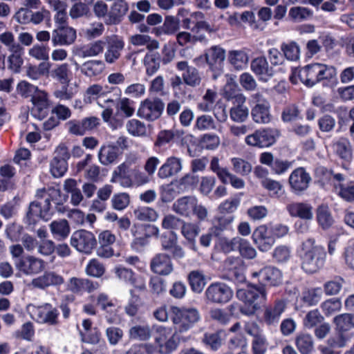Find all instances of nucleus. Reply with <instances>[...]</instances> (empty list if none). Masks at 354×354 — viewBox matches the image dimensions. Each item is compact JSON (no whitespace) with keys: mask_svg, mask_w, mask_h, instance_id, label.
<instances>
[{"mask_svg":"<svg viewBox=\"0 0 354 354\" xmlns=\"http://www.w3.org/2000/svg\"><path fill=\"white\" fill-rule=\"evenodd\" d=\"M304 254L301 256V269L306 273L317 272L326 259L324 248L318 245L314 239H308L302 244Z\"/></svg>","mask_w":354,"mask_h":354,"instance_id":"1","label":"nucleus"},{"mask_svg":"<svg viewBox=\"0 0 354 354\" xmlns=\"http://www.w3.org/2000/svg\"><path fill=\"white\" fill-rule=\"evenodd\" d=\"M266 290L264 287L250 286L236 291L237 298L243 303L240 308L241 312L247 315H252L260 308L261 302L266 300Z\"/></svg>","mask_w":354,"mask_h":354,"instance_id":"2","label":"nucleus"},{"mask_svg":"<svg viewBox=\"0 0 354 354\" xmlns=\"http://www.w3.org/2000/svg\"><path fill=\"white\" fill-rule=\"evenodd\" d=\"M169 316L179 333L187 331L200 319V315L196 309L179 308L174 306L169 308Z\"/></svg>","mask_w":354,"mask_h":354,"instance_id":"3","label":"nucleus"},{"mask_svg":"<svg viewBox=\"0 0 354 354\" xmlns=\"http://www.w3.org/2000/svg\"><path fill=\"white\" fill-rule=\"evenodd\" d=\"M176 333L170 328L160 326L156 329L155 343L159 353L169 354L177 348L179 342Z\"/></svg>","mask_w":354,"mask_h":354,"instance_id":"4","label":"nucleus"},{"mask_svg":"<svg viewBox=\"0 0 354 354\" xmlns=\"http://www.w3.org/2000/svg\"><path fill=\"white\" fill-rule=\"evenodd\" d=\"M71 244L78 252L89 254L95 248L97 241L92 232L80 230L73 233L71 237Z\"/></svg>","mask_w":354,"mask_h":354,"instance_id":"5","label":"nucleus"},{"mask_svg":"<svg viewBox=\"0 0 354 354\" xmlns=\"http://www.w3.org/2000/svg\"><path fill=\"white\" fill-rule=\"evenodd\" d=\"M205 297L210 303L224 304L232 298L233 291L225 283L216 282L208 286L205 291Z\"/></svg>","mask_w":354,"mask_h":354,"instance_id":"6","label":"nucleus"},{"mask_svg":"<svg viewBox=\"0 0 354 354\" xmlns=\"http://www.w3.org/2000/svg\"><path fill=\"white\" fill-rule=\"evenodd\" d=\"M15 267L25 275H35L44 270L45 263L35 256L26 255L15 262Z\"/></svg>","mask_w":354,"mask_h":354,"instance_id":"7","label":"nucleus"},{"mask_svg":"<svg viewBox=\"0 0 354 354\" xmlns=\"http://www.w3.org/2000/svg\"><path fill=\"white\" fill-rule=\"evenodd\" d=\"M252 278L263 286L270 284L276 286L282 282V273L281 270L274 267L266 266L259 271L253 272Z\"/></svg>","mask_w":354,"mask_h":354,"instance_id":"8","label":"nucleus"},{"mask_svg":"<svg viewBox=\"0 0 354 354\" xmlns=\"http://www.w3.org/2000/svg\"><path fill=\"white\" fill-rule=\"evenodd\" d=\"M252 240L259 250L267 252L275 242L274 236L272 230L266 225L258 226L252 233Z\"/></svg>","mask_w":354,"mask_h":354,"instance_id":"9","label":"nucleus"},{"mask_svg":"<svg viewBox=\"0 0 354 354\" xmlns=\"http://www.w3.org/2000/svg\"><path fill=\"white\" fill-rule=\"evenodd\" d=\"M64 279L62 276L54 271H46L43 274L31 280L29 287L45 290L50 286H57L63 284Z\"/></svg>","mask_w":354,"mask_h":354,"instance_id":"10","label":"nucleus"},{"mask_svg":"<svg viewBox=\"0 0 354 354\" xmlns=\"http://www.w3.org/2000/svg\"><path fill=\"white\" fill-rule=\"evenodd\" d=\"M163 109V104L158 100L146 99L141 102L138 115L149 121L158 119Z\"/></svg>","mask_w":354,"mask_h":354,"instance_id":"11","label":"nucleus"},{"mask_svg":"<svg viewBox=\"0 0 354 354\" xmlns=\"http://www.w3.org/2000/svg\"><path fill=\"white\" fill-rule=\"evenodd\" d=\"M245 141L252 147H268L274 143L275 136L271 129L259 130L246 136Z\"/></svg>","mask_w":354,"mask_h":354,"instance_id":"12","label":"nucleus"},{"mask_svg":"<svg viewBox=\"0 0 354 354\" xmlns=\"http://www.w3.org/2000/svg\"><path fill=\"white\" fill-rule=\"evenodd\" d=\"M84 101L91 104L96 102L98 105L103 106V103H113V100L107 97V92L103 86L99 84L90 85L84 92Z\"/></svg>","mask_w":354,"mask_h":354,"instance_id":"13","label":"nucleus"},{"mask_svg":"<svg viewBox=\"0 0 354 354\" xmlns=\"http://www.w3.org/2000/svg\"><path fill=\"white\" fill-rule=\"evenodd\" d=\"M52 212L50 211V203L46 201H35L29 205V210L27 217L30 222L32 223L36 222L37 218H42L46 221L50 219Z\"/></svg>","mask_w":354,"mask_h":354,"instance_id":"14","label":"nucleus"},{"mask_svg":"<svg viewBox=\"0 0 354 354\" xmlns=\"http://www.w3.org/2000/svg\"><path fill=\"white\" fill-rule=\"evenodd\" d=\"M286 307L287 300L284 299H277L272 305L266 306L263 316L265 323L268 325L277 324Z\"/></svg>","mask_w":354,"mask_h":354,"instance_id":"15","label":"nucleus"},{"mask_svg":"<svg viewBox=\"0 0 354 354\" xmlns=\"http://www.w3.org/2000/svg\"><path fill=\"white\" fill-rule=\"evenodd\" d=\"M76 30L69 26H58L53 31L52 43L54 46L58 45H71L76 39Z\"/></svg>","mask_w":354,"mask_h":354,"instance_id":"16","label":"nucleus"},{"mask_svg":"<svg viewBox=\"0 0 354 354\" xmlns=\"http://www.w3.org/2000/svg\"><path fill=\"white\" fill-rule=\"evenodd\" d=\"M311 178L305 169L299 167L295 169L289 177V183L295 192H301L308 187Z\"/></svg>","mask_w":354,"mask_h":354,"instance_id":"17","label":"nucleus"},{"mask_svg":"<svg viewBox=\"0 0 354 354\" xmlns=\"http://www.w3.org/2000/svg\"><path fill=\"white\" fill-rule=\"evenodd\" d=\"M151 270L159 275L167 276L174 270L171 257L166 254L156 255L151 261Z\"/></svg>","mask_w":354,"mask_h":354,"instance_id":"18","label":"nucleus"},{"mask_svg":"<svg viewBox=\"0 0 354 354\" xmlns=\"http://www.w3.org/2000/svg\"><path fill=\"white\" fill-rule=\"evenodd\" d=\"M104 44L103 41L97 40L88 45L74 46L72 52L80 58L96 57L104 51Z\"/></svg>","mask_w":354,"mask_h":354,"instance_id":"19","label":"nucleus"},{"mask_svg":"<svg viewBox=\"0 0 354 354\" xmlns=\"http://www.w3.org/2000/svg\"><path fill=\"white\" fill-rule=\"evenodd\" d=\"M176 68L180 71H184L182 78L187 85L192 87L200 85L201 77L198 69L189 66L185 61L177 62Z\"/></svg>","mask_w":354,"mask_h":354,"instance_id":"20","label":"nucleus"},{"mask_svg":"<svg viewBox=\"0 0 354 354\" xmlns=\"http://www.w3.org/2000/svg\"><path fill=\"white\" fill-rule=\"evenodd\" d=\"M137 167H130L122 162L113 171L111 182H120L124 187H132L133 180L131 176L133 174V170H136Z\"/></svg>","mask_w":354,"mask_h":354,"instance_id":"21","label":"nucleus"},{"mask_svg":"<svg viewBox=\"0 0 354 354\" xmlns=\"http://www.w3.org/2000/svg\"><path fill=\"white\" fill-rule=\"evenodd\" d=\"M245 101L246 98L243 94H239L236 97L234 106L230 110V116L232 121L243 122L248 118L249 109L245 105Z\"/></svg>","mask_w":354,"mask_h":354,"instance_id":"22","label":"nucleus"},{"mask_svg":"<svg viewBox=\"0 0 354 354\" xmlns=\"http://www.w3.org/2000/svg\"><path fill=\"white\" fill-rule=\"evenodd\" d=\"M115 274L120 280L129 283L137 290H144L146 288L145 279L136 274L131 270L125 268H118L115 269Z\"/></svg>","mask_w":354,"mask_h":354,"instance_id":"23","label":"nucleus"},{"mask_svg":"<svg viewBox=\"0 0 354 354\" xmlns=\"http://www.w3.org/2000/svg\"><path fill=\"white\" fill-rule=\"evenodd\" d=\"M124 43L122 39L116 37H112L108 42L104 58L106 63L113 64L121 57V52L124 49Z\"/></svg>","mask_w":354,"mask_h":354,"instance_id":"24","label":"nucleus"},{"mask_svg":"<svg viewBox=\"0 0 354 354\" xmlns=\"http://www.w3.org/2000/svg\"><path fill=\"white\" fill-rule=\"evenodd\" d=\"M183 169L181 158L170 156L167 158L165 163L159 168L158 176L160 178H167L176 175Z\"/></svg>","mask_w":354,"mask_h":354,"instance_id":"25","label":"nucleus"},{"mask_svg":"<svg viewBox=\"0 0 354 354\" xmlns=\"http://www.w3.org/2000/svg\"><path fill=\"white\" fill-rule=\"evenodd\" d=\"M251 70L260 80L267 81L274 74V71L264 56L257 57L251 61Z\"/></svg>","mask_w":354,"mask_h":354,"instance_id":"26","label":"nucleus"},{"mask_svg":"<svg viewBox=\"0 0 354 354\" xmlns=\"http://www.w3.org/2000/svg\"><path fill=\"white\" fill-rule=\"evenodd\" d=\"M73 63L76 70H80L82 74L90 78L99 75L104 69V64L101 60H89L82 65L76 61Z\"/></svg>","mask_w":354,"mask_h":354,"instance_id":"27","label":"nucleus"},{"mask_svg":"<svg viewBox=\"0 0 354 354\" xmlns=\"http://www.w3.org/2000/svg\"><path fill=\"white\" fill-rule=\"evenodd\" d=\"M289 214L292 217H298L309 221L313 217V207L306 203H291L286 207Z\"/></svg>","mask_w":354,"mask_h":354,"instance_id":"28","label":"nucleus"},{"mask_svg":"<svg viewBox=\"0 0 354 354\" xmlns=\"http://www.w3.org/2000/svg\"><path fill=\"white\" fill-rule=\"evenodd\" d=\"M205 62L214 70L220 66L225 59V50L219 46H212L205 53Z\"/></svg>","mask_w":354,"mask_h":354,"instance_id":"29","label":"nucleus"},{"mask_svg":"<svg viewBox=\"0 0 354 354\" xmlns=\"http://www.w3.org/2000/svg\"><path fill=\"white\" fill-rule=\"evenodd\" d=\"M227 59L235 70L244 69L249 62V55L243 50H232L228 52Z\"/></svg>","mask_w":354,"mask_h":354,"instance_id":"30","label":"nucleus"},{"mask_svg":"<svg viewBox=\"0 0 354 354\" xmlns=\"http://www.w3.org/2000/svg\"><path fill=\"white\" fill-rule=\"evenodd\" d=\"M320 73L319 64L315 63L301 68L300 75L303 78V83L307 86H312L320 82Z\"/></svg>","mask_w":354,"mask_h":354,"instance_id":"31","label":"nucleus"},{"mask_svg":"<svg viewBox=\"0 0 354 354\" xmlns=\"http://www.w3.org/2000/svg\"><path fill=\"white\" fill-rule=\"evenodd\" d=\"M128 9L127 5L122 1L115 2L111 7L105 23L108 25L118 24L121 21L122 17Z\"/></svg>","mask_w":354,"mask_h":354,"instance_id":"32","label":"nucleus"},{"mask_svg":"<svg viewBox=\"0 0 354 354\" xmlns=\"http://www.w3.org/2000/svg\"><path fill=\"white\" fill-rule=\"evenodd\" d=\"M196 198L194 196H184L178 199L172 205L173 211L181 216H188L195 205Z\"/></svg>","mask_w":354,"mask_h":354,"instance_id":"33","label":"nucleus"},{"mask_svg":"<svg viewBox=\"0 0 354 354\" xmlns=\"http://www.w3.org/2000/svg\"><path fill=\"white\" fill-rule=\"evenodd\" d=\"M119 155L118 149L113 145H104L101 147L98 153V158L100 163L109 165L113 163Z\"/></svg>","mask_w":354,"mask_h":354,"instance_id":"34","label":"nucleus"},{"mask_svg":"<svg viewBox=\"0 0 354 354\" xmlns=\"http://www.w3.org/2000/svg\"><path fill=\"white\" fill-rule=\"evenodd\" d=\"M270 108V104L262 106H254L251 111L253 120L258 124H266L269 123L272 120Z\"/></svg>","mask_w":354,"mask_h":354,"instance_id":"35","label":"nucleus"},{"mask_svg":"<svg viewBox=\"0 0 354 354\" xmlns=\"http://www.w3.org/2000/svg\"><path fill=\"white\" fill-rule=\"evenodd\" d=\"M136 218L142 222H156L159 218L158 212L150 207H138L133 211Z\"/></svg>","mask_w":354,"mask_h":354,"instance_id":"36","label":"nucleus"},{"mask_svg":"<svg viewBox=\"0 0 354 354\" xmlns=\"http://www.w3.org/2000/svg\"><path fill=\"white\" fill-rule=\"evenodd\" d=\"M129 338L138 341H147L151 337V330L148 325H136L129 330Z\"/></svg>","mask_w":354,"mask_h":354,"instance_id":"37","label":"nucleus"},{"mask_svg":"<svg viewBox=\"0 0 354 354\" xmlns=\"http://www.w3.org/2000/svg\"><path fill=\"white\" fill-rule=\"evenodd\" d=\"M50 65L48 62H41L37 66L30 65L26 69V75L34 80H39L42 76H48Z\"/></svg>","mask_w":354,"mask_h":354,"instance_id":"38","label":"nucleus"},{"mask_svg":"<svg viewBox=\"0 0 354 354\" xmlns=\"http://www.w3.org/2000/svg\"><path fill=\"white\" fill-rule=\"evenodd\" d=\"M281 50L284 57L289 61H297L300 58L301 49L299 45L295 41L283 43Z\"/></svg>","mask_w":354,"mask_h":354,"instance_id":"39","label":"nucleus"},{"mask_svg":"<svg viewBox=\"0 0 354 354\" xmlns=\"http://www.w3.org/2000/svg\"><path fill=\"white\" fill-rule=\"evenodd\" d=\"M336 329L342 334L354 327L353 316L349 313H344L336 316L333 319Z\"/></svg>","mask_w":354,"mask_h":354,"instance_id":"40","label":"nucleus"},{"mask_svg":"<svg viewBox=\"0 0 354 354\" xmlns=\"http://www.w3.org/2000/svg\"><path fill=\"white\" fill-rule=\"evenodd\" d=\"M217 95L215 88L207 89L202 100L198 104V109L203 112H209L213 108Z\"/></svg>","mask_w":354,"mask_h":354,"instance_id":"41","label":"nucleus"},{"mask_svg":"<svg viewBox=\"0 0 354 354\" xmlns=\"http://www.w3.org/2000/svg\"><path fill=\"white\" fill-rule=\"evenodd\" d=\"M226 78V83L223 86L222 95L227 100L233 99L235 101L236 97L240 94L237 93L239 86L236 78L232 75H227Z\"/></svg>","mask_w":354,"mask_h":354,"instance_id":"42","label":"nucleus"},{"mask_svg":"<svg viewBox=\"0 0 354 354\" xmlns=\"http://www.w3.org/2000/svg\"><path fill=\"white\" fill-rule=\"evenodd\" d=\"M313 15V12L308 8L294 6L290 8L288 17L294 22H301L307 20Z\"/></svg>","mask_w":354,"mask_h":354,"instance_id":"43","label":"nucleus"},{"mask_svg":"<svg viewBox=\"0 0 354 354\" xmlns=\"http://www.w3.org/2000/svg\"><path fill=\"white\" fill-rule=\"evenodd\" d=\"M70 76L71 71L67 63L59 64L52 71V77L63 84L68 85L69 84Z\"/></svg>","mask_w":354,"mask_h":354,"instance_id":"44","label":"nucleus"},{"mask_svg":"<svg viewBox=\"0 0 354 354\" xmlns=\"http://www.w3.org/2000/svg\"><path fill=\"white\" fill-rule=\"evenodd\" d=\"M50 229L54 236L62 239L66 238L70 233V226L65 219L53 221L50 225Z\"/></svg>","mask_w":354,"mask_h":354,"instance_id":"45","label":"nucleus"},{"mask_svg":"<svg viewBox=\"0 0 354 354\" xmlns=\"http://www.w3.org/2000/svg\"><path fill=\"white\" fill-rule=\"evenodd\" d=\"M296 346L301 354H308L313 348V341L311 335L301 333L296 337Z\"/></svg>","mask_w":354,"mask_h":354,"instance_id":"46","label":"nucleus"},{"mask_svg":"<svg viewBox=\"0 0 354 354\" xmlns=\"http://www.w3.org/2000/svg\"><path fill=\"white\" fill-rule=\"evenodd\" d=\"M181 232L184 237L190 243H193V249H195L194 241L198 235L200 229L198 225L192 223H186L183 221L181 224Z\"/></svg>","mask_w":354,"mask_h":354,"instance_id":"47","label":"nucleus"},{"mask_svg":"<svg viewBox=\"0 0 354 354\" xmlns=\"http://www.w3.org/2000/svg\"><path fill=\"white\" fill-rule=\"evenodd\" d=\"M209 169L217 176L221 183L226 184L225 177L229 174L230 171L227 167L221 166L220 164V160L217 156H214L211 158Z\"/></svg>","mask_w":354,"mask_h":354,"instance_id":"48","label":"nucleus"},{"mask_svg":"<svg viewBox=\"0 0 354 354\" xmlns=\"http://www.w3.org/2000/svg\"><path fill=\"white\" fill-rule=\"evenodd\" d=\"M233 171L241 176H247L252 171V165L247 160L240 158L231 159Z\"/></svg>","mask_w":354,"mask_h":354,"instance_id":"49","label":"nucleus"},{"mask_svg":"<svg viewBox=\"0 0 354 354\" xmlns=\"http://www.w3.org/2000/svg\"><path fill=\"white\" fill-rule=\"evenodd\" d=\"M144 64L148 75H153L160 68V58L158 55L147 53L144 58Z\"/></svg>","mask_w":354,"mask_h":354,"instance_id":"50","label":"nucleus"},{"mask_svg":"<svg viewBox=\"0 0 354 354\" xmlns=\"http://www.w3.org/2000/svg\"><path fill=\"white\" fill-rule=\"evenodd\" d=\"M234 220L233 216H218L213 221L212 230L214 234L219 235L224 230L230 227Z\"/></svg>","mask_w":354,"mask_h":354,"instance_id":"51","label":"nucleus"},{"mask_svg":"<svg viewBox=\"0 0 354 354\" xmlns=\"http://www.w3.org/2000/svg\"><path fill=\"white\" fill-rule=\"evenodd\" d=\"M189 283L193 291L201 292L205 286L204 275L199 271H192L189 275Z\"/></svg>","mask_w":354,"mask_h":354,"instance_id":"52","label":"nucleus"},{"mask_svg":"<svg viewBox=\"0 0 354 354\" xmlns=\"http://www.w3.org/2000/svg\"><path fill=\"white\" fill-rule=\"evenodd\" d=\"M336 152L338 156L346 160L352 158L353 149L351 143L345 139H340L335 144Z\"/></svg>","mask_w":354,"mask_h":354,"instance_id":"53","label":"nucleus"},{"mask_svg":"<svg viewBox=\"0 0 354 354\" xmlns=\"http://www.w3.org/2000/svg\"><path fill=\"white\" fill-rule=\"evenodd\" d=\"M317 221L323 229H328L333 224V219L328 207L320 206L317 209Z\"/></svg>","mask_w":354,"mask_h":354,"instance_id":"54","label":"nucleus"},{"mask_svg":"<svg viewBox=\"0 0 354 354\" xmlns=\"http://www.w3.org/2000/svg\"><path fill=\"white\" fill-rule=\"evenodd\" d=\"M221 331L206 333L203 338V342L212 350H217L222 344Z\"/></svg>","mask_w":354,"mask_h":354,"instance_id":"55","label":"nucleus"},{"mask_svg":"<svg viewBox=\"0 0 354 354\" xmlns=\"http://www.w3.org/2000/svg\"><path fill=\"white\" fill-rule=\"evenodd\" d=\"M126 129L133 136H142L145 135L147 132L145 124L135 119L127 122Z\"/></svg>","mask_w":354,"mask_h":354,"instance_id":"56","label":"nucleus"},{"mask_svg":"<svg viewBox=\"0 0 354 354\" xmlns=\"http://www.w3.org/2000/svg\"><path fill=\"white\" fill-rule=\"evenodd\" d=\"M344 283V280L342 277H335L334 279L327 281L324 285L326 295L330 296L338 294Z\"/></svg>","mask_w":354,"mask_h":354,"instance_id":"57","label":"nucleus"},{"mask_svg":"<svg viewBox=\"0 0 354 354\" xmlns=\"http://www.w3.org/2000/svg\"><path fill=\"white\" fill-rule=\"evenodd\" d=\"M105 272V268L97 260L93 259L90 261L86 268V274L96 278L101 277Z\"/></svg>","mask_w":354,"mask_h":354,"instance_id":"58","label":"nucleus"},{"mask_svg":"<svg viewBox=\"0 0 354 354\" xmlns=\"http://www.w3.org/2000/svg\"><path fill=\"white\" fill-rule=\"evenodd\" d=\"M67 170V162L64 160H59L54 157L50 162V172L55 178L62 176Z\"/></svg>","mask_w":354,"mask_h":354,"instance_id":"59","label":"nucleus"},{"mask_svg":"<svg viewBox=\"0 0 354 354\" xmlns=\"http://www.w3.org/2000/svg\"><path fill=\"white\" fill-rule=\"evenodd\" d=\"M87 3L81 1L75 3L70 8L69 15L72 19H78L86 16L89 13Z\"/></svg>","mask_w":354,"mask_h":354,"instance_id":"60","label":"nucleus"},{"mask_svg":"<svg viewBox=\"0 0 354 354\" xmlns=\"http://www.w3.org/2000/svg\"><path fill=\"white\" fill-rule=\"evenodd\" d=\"M195 127L200 131L214 129L216 123L211 115H202L196 118Z\"/></svg>","mask_w":354,"mask_h":354,"instance_id":"61","label":"nucleus"},{"mask_svg":"<svg viewBox=\"0 0 354 354\" xmlns=\"http://www.w3.org/2000/svg\"><path fill=\"white\" fill-rule=\"evenodd\" d=\"M182 223L183 220L180 218L173 214H167L163 217L161 225L163 229L170 230L171 233L174 230L178 229Z\"/></svg>","mask_w":354,"mask_h":354,"instance_id":"62","label":"nucleus"},{"mask_svg":"<svg viewBox=\"0 0 354 354\" xmlns=\"http://www.w3.org/2000/svg\"><path fill=\"white\" fill-rule=\"evenodd\" d=\"M112 207L116 210H123L130 203V196L127 193H120L113 196L111 199Z\"/></svg>","mask_w":354,"mask_h":354,"instance_id":"63","label":"nucleus"},{"mask_svg":"<svg viewBox=\"0 0 354 354\" xmlns=\"http://www.w3.org/2000/svg\"><path fill=\"white\" fill-rule=\"evenodd\" d=\"M335 189L338 191V194L340 197L346 201H354V183H351L346 186L343 185L341 183L335 185Z\"/></svg>","mask_w":354,"mask_h":354,"instance_id":"64","label":"nucleus"}]
</instances>
